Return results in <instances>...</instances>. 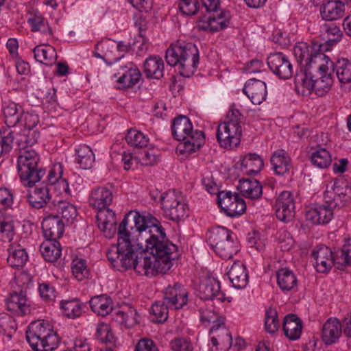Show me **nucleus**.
I'll use <instances>...</instances> for the list:
<instances>
[{
  "instance_id": "obj_51",
  "label": "nucleus",
  "mask_w": 351,
  "mask_h": 351,
  "mask_svg": "<svg viewBox=\"0 0 351 351\" xmlns=\"http://www.w3.org/2000/svg\"><path fill=\"white\" fill-rule=\"evenodd\" d=\"M322 32L326 34L328 43L335 45L341 39L343 32L335 23H324L322 25Z\"/></svg>"
},
{
  "instance_id": "obj_38",
  "label": "nucleus",
  "mask_w": 351,
  "mask_h": 351,
  "mask_svg": "<svg viewBox=\"0 0 351 351\" xmlns=\"http://www.w3.org/2000/svg\"><path fill=\"white\" fill-rule=\"evenodd\" d=\"M241 169L245 173L255 175L260 172L264 163L261 157L256 154H247L241 160Z\"/></svg>"
},
{
  "instance_id": "obj_1",
  "label": "nucleus",
  "mask_w": 351,
  "mask_h": 351,
  "mask_svg": "<svg viewBox=\"0 0 351 351\" xmlns=\"http://www.w3.org/2000/svg\"><path fill=\"white\" fill-rule=\"evenodd\" d=\"M137 219L140 222L138 228L141 241L146 243V250L156 257L160 272L167 273L180 256L178 246L167 238L165 229L157 219L138 212Z\"/></svg>"
},
{
  "instance_id": "obj_37",
  "label": "nucleus",
  "mask_w": 351,
  "mask_h": 351,
  "mask_svg": "<svg viewBox=\"0 0 351 351\" xmlns=\"http://www.w3.org/2000/svg\"><path fill=\"white\" fill-rule=\"evenodd\" d=\"M144 73L148 78L160 79L164 75V62L159 56H150L144 62Z\"/></svg>"
},
{
  "instance_id": "obj_33",
  "label": "nucleus",
  "mask_w": 351,
  "mask_h": 351,
  "mask_svg": "<svg viewBox=\"0 0 351 351\" xmlns=\"http://www.w3.org/2000/svg\"><path fill=\"white\" fill-rule=\"evenodd\" d=\"M49 206L51 211L56 212L57 215L67 223H72L77 217L76 208L68 202L54 199Z\"/></svg>"
},
{
  "instance_id": "obj_17",
  "label": "nucleus",
  "mask_w": 351,
  "mask_h": 351,
  "mask_svg": "<svg viewBox=\"0 0 351 351\" xmlns=\"http://www.w3.org/2000/svg\"><path fill=\"white\" fill-rule=\"evenodd\" d=\"M8 311L16 315L24 316L31 313L30 302L27 298L26 291H13L5 300Z\"/></svg>"
},
{
  "instance_id": "obj_2",
  "label": "nucleus",
  "mask_w": 351,
  "mask_h": 351,
  "mask_svg": "<svg viewBox=\"0 0 351 351\" xmlns=\"http://www.w3.org/2000/svg\"><path fill=\"white\" fill-rule=\"evenodd\" d=\"M139 221L137 219V212L130 211L125 215L118 228V243L117 246L110 248L106 256L108 260L114 267L123 269H132L138 249L132 241H138Z\"/></svg>"
},
{
  "instance_id": "obj_63",
  "label": "nucleus",
  "mask_w": 351,
  "mask_h": 351,
  "mask_svg": "<svg viewBox=\"0 0 351 351\" xmlns=\"http://www.w3.org/2000/svg\"><path fill=\"white\" fill-rule=\"evenodd\" d=\"M197 0H182L179 3V9L185 15H193L197 11Z\"/></svg>"
},
{
  "instance_id": "obj_30",
  "label": "nucleus",
  "mask_w": 351,
  "mask_h": 351,
  "mask_svg": "<svg viewBox=\"0 0 351 351\" xmlns=\"http://www.w3.org/2000/svg\"><path fill=\"white\" fill-rule=\"evenodd\" d=\"M113 195L111 190L106 187H98L92 191L90 198V206L97 210L108 208L112 202Z\"/></svg>"
},
{
  "instance_id": "obj_43",
  "label": "nucleus",
  "mask_w": 351,
  "mask_h": 351,
  "mask_svg": "<svg viewBox=\"0 0 351 351\" xmlns=\"http://www.w3.org/2000/svg\"><path fill=\"white\" fill-rule=\"evenodd\" d=\"M331 73L335 71L339 82L346 84L351 82V62L347 59L338 60L334 63Z\"/></svg>"
},
{
  "instance_id": "obj_64",
  "label": "nucleus",
  "mask_w": 351,
  "mask_h": 351,
  "mask_svg": "<svg viewBox=\"0 0 351 351\" xmlns=\"http://www.w3.org/2000/svg\"><path fill=\"white\" fill-rule=\"evenodd\" d=\"M13 203L12 193L7 188H0V213L10 208Z\"/></svg>"
},
{
  "instance_id": "obj_32",
  "label": "nucleus",
  "mask_w": 351,
  "mask_h": 351,
  "mask_svg": "<svg viewBox=\"0 0 351 351\" xmlns=\"http://www.w3.org/2000/svg\"><path fill=\"white\" fill-rule=\"evenodd\" d=\"M282 330L288 339L297 340L302 334V322L296 315L289 314L284 318Z\"/></svg>"
},
{
  "instance_id": "obj_31",
  "label": "nucleus",
  "mask_w": 351,
  "mask_h": 351,
  "mask_svg": "<svg viewBox=\"0 0 351 351\" xmlns=\"http://www.w3.org/2000/svg\"><path fill=\"white\" fill-rule=\"evenodd\" d=\"M98 227L106 234L110 236L117 230L115 213L108 207L97 211L96 216Z\"/></svg>"
},
{
  "instance_id": "obj_62",
  "label": "nucleus",
  "mask_w": 351,
  "mask_h": 351,
  "mask_svg": "<svg viewBox=\"0 0 351 351\" xmlns=\"http://www.w3.org/2000/svg\"><path fill=\"white\" fill-rule=\"evenodd\" d=\"M21 119L24 123V129H37L36 126L39 123L38 114L34 112H24L21 114Z\"/></svg>"
},
{
  "instance_id": "obj_9",
  "label": "nucleus",
  "mask_w": 351,
  "mask_h": 351,
  "mask_svg": "<svg viewBox=\"0 0 351 351\" xmlns=\"http://www.w3.org/2000/svg\"><path fill=\"white\" fill-rule=\"evenodd\" d=\"M321 45L314 42L311 44L299 42L293 47V55L298 63L302 66H305L306 71H308L309 69H314L316 65L329 59L321 51Z\"/></svg>"
},
{
  "instance_id": "obj_36",
  "label": "nucleus",
  "mask_w": 351,
  "mask_h": 351,
  "mask_svg": "<svg viewBox=\"0 0 351 351\" xmlns=\"http://www.w3.org/2000/svg\"><path fill=\"white\" fill-rule=\"evenodd\" d=\"M89 304L91 310L94 313L103 317L109 313H110L111 315L114 309L112 306V299L105 294L93 297L90 300Z\"/></svg>"
},
{
  "instance_id": "obj_56",
  "label": "nucleus",
  "mask_w": 351,
  "mask_h": 351,
  "mask_svg": "<svg viewBox=\"0 0 351 351\" xmlns=\"http://www.w3.org/2000/svg\"><path fill=\"white\" fill-rule=\"evenodd\" d=\"M238 195L237 193H232L230 191H220L217 195L218 206L226 213L229 206L234 201V199L237 198Z\"/></svg>"
},
{
  "instance_id": "obj_34",
  "label": "nucleus",
  "mask_w": 351,
  "mask_h": 351,
  "mask_svg": "<svg viewBox=\"0 0 351 351\" xmlns=\"http://www.w3.org/2000/svg\"><path fill=\"white\" fill-rule=\"evenodd\" d=\"M228 275L235 288H244L248 282L246 267L241 261L234 262L228 271Z\"/></svg>"
},
{
  "instance_id": "obj_27",
  "label": "nucleus",
  "mask_w": 351,
  "mask_h": 351,
  "mask_svg": "<svg viewBox=\"0 0 351 351\" xmlns=\"http://www.w3.org/2000/svg\"><path fill=\"white\" fill-rule=\"evenodd\" d=\"M333 208H335L331 207L330 204L310 208L306 211L305 217L313 223H328L332 218Z\"/></svg>"
},
{
  "instance_id": "obj_10",
  "label": "nucleus",
  "mask_w": 351,
  "mask_h": 351,
  "mask_svg": "<svg viewBox=\"0 0 351 351\" xmlns=\"http://www.w3.org/2000/svg\"><path fill=\"white\" fill-rule=\"evenodd\" d=\"M159 199L164 215L169 219L178 222L188 217V206L182 202L181 196L176 190L161 194Z\"/></svg>"
},
{
  "instance_id": "obj_4",
  "label": "nucleus",
  "mask_w": 351,
  "mask_h": 351,
  "mask_svg": "<svg viewBox=\"0 0 351 351\" xmlns=\"http://www.w3.org/2000/svg\"><path fill=\"white\" fill-rule=\"evenodd\" d=\"M17 171L21 182L27 187H32L46 173L45 169L40 165L38 154L31 147L20 148Z\"/></svg>"
},
{
  "instance_id": "obj_47",
  "label": "nucleus",
  "mask_w": 351,
  "mask_h": 351,
  "mask_svg": "<svg viewBox=\"0 0 351 351\" xmlns=\"http://www.w3.org/2000/svg\"><path fill=\"white\" fill-rule=\"evenodd\" d=\"M125 140L128 145L136 148L147 147L149 141V138L143 132L134 128L128 131Z\"/></svg>"
},
{
  "instance_id": "obj_55",
  "label": "nucleus",
  "mask_w": 351,
  "mask_h": 351,
  "mask_svg": "<svg viewBox=\"0 0 351 351\" xmlns=\"http://www.w3.org/2000/svg\"><path fill=\"white\" fill-rule=\"evenodd\" d=\"M96 337L101 343H112L114 335L110 326L105 323L99 324L97 327Z\"/></svg>"
},
{
  "instance_id": "obj_42",
  "label": "nucleus",
  "mask_w": 351,
  "mask_h": 351,
  "mask_svg": "<svg viewBox=\"0 0 351 351\" xmlns=\"http://www.w3.org/2000/svg\"><path fill=\"white\" fill-rule=\"evenodd\" d=\"M33 52L36 60L45 65H51L56 60L55 49L50 45L36 46Z\"/></svg>"
},
{
  "instance_id": "obj_46",
  "label": "nucleus",
  "mask_w": 351,
  "mask_h": 351,
  "mask_svg": "<svg viewBox=\"0 0 351 351\" xmlns=\"http://www.w3.org/2000/svg\"><path fill=\"white\" fill-rule=\"evenodd\" d=\"M311 161L313 165L324 169L330 166L332 158L328 150L325 148H319L312 152Z\"/></svg>"
},
{
  "instance_id": "obj_8",
  "label": "nucleus",
  "mask_w": 351,
  "mask_h": 351,
  "mask_svg": "<svg viewBox=\"0 0 351 351\" xmlns=\"http://www.w3.org/2000/svg\"><path fill=\"white\" fill-rule=\"evenodd\" d=\"M207 239L211 248L221 258H232L240 250L235 234L224 227L218 226L210 230Z\"/></svg>"
},
{
  "instance_id": "obj_41",
  "label": "nucleus",
  "mask_w": 351,
  "mask_h": 351,
  "mask_svg": "<svg viewBox=\"0 0 351 351\" xmlns=\"http://www.w3.org/2000/svg\"><path fill=\"white\" fill-rule=\"evenodd\" d=\"M40 251L45 261L53 263L61 255L60 244L56 241L47 240L40 245Z\"/></svg>"
},
{
  "instance_id": "obj_40",
  "label": "nucleus",
  "mask_w": 351,
  "mask_h": 351,
  "mask_svg": "<svg viewBox=\"0 0 351 351\" xmlns=\"http://www.w3.org/2000/svg\"><path fill=\"white\" fill-rule=\"evenodd\" d=\"M277 283L282 291H289L297 287L298 280L292 271L282 268L277 272Z\"/></svg>"
},
{
  "instance_id": "obj_26",
  "label": "nucleus",
  "mask_w": 351,
  "mask_h": 351,
  "mask_svg": "<svg viewBox=\"0 0 351 351\" xmlns=\"http://www.w3.org/2000/svg\"><path fill=\"white\" fill-rule=\"evenodd\" d=\"M270 162L272 169L277 175L289 173L293 169L291 159L289 154L284 149H278L271 156Z\"/></svg>"
},
{
  "instance_id": "obj_19",
  "label": "nucleus",
  "mask_w": 351,
  "mask_h": 351,
  "mask_svg": "<svg viewBox=\"0 0 351 351\" xmlns=\"http://www.w3.org/2000/svg\"><path fill=\"white\" fill-rule=\"evenodd\" d=\"M112 319L127 328H132L139 324L141 316L136 310L128 304L115 308L111 315Z\"/></svg>"
},
{
  "instance_id": "obj_21",
  "label": "nucleus",
  "mask_w": 351,
  "mask_h": 351,
  "mask_svg": "<svg viewBox=\"0 0 351 351\" xmlns=\"http://www.w3.org/2000/svg\"><path fill=\"white\" fill-rule=\"evenodd\" d=\"M315 261V267L318 272L327 273L334 265V254L326 245L317 246L312 252Z\"/></svg>"
},
{
  "instance_id": "obj_20",
  "label": "nucleus",
  "mask_w": 351,
  "mask_h": 351,
  "mask_svg": "<svg viewBox=\"0 0 351 351\" xmlns=\"http://www.w3.org/2000/svg\"><path fill=\"white\" fill-rule=\"evenodd\" d=\"M42 229L47 240L58 241L64 231V222L57 215H49L42 222Z\"/></svg>"
},
{
  "instance_id": "obj_12",
  "label": "nucleus",
  "mask_w": 351,
  "mask_h": 351,
  "mask_svg": "<svg viewBox=\"0 0 351 351\" xmlns=\"http://www.w3.org/2000/svg\"><path fill=\"white\" fill-rule=\"evenodd\" d=\"M333 66L334 62L329 58L314 68V92L319 97L325 95L332 86L333 79L330 70L333 69Z\"/></svg>"
},
{
  "instance_id": "obj_60",
  "label": "nucleus",
  "mask_w": 351,
  "mask_h": 351,
  "mask_svg": "<svg viewBox=\"0 0 351 351\" xmlns=\"http://www.w3.org/2000/svg\"><path fill=\"white\" fill-rule=\"evenodd\" d=\"M14 138V132L11 130L4 131L3 134H0L1 149L4 154L9 153L12 149Z\"/></svg>"
},
{
  "instance_id": "obj_3",
  "label": "nucleus",
  "mask_w": 351,
  "mask_h": 351,
  "mask_svg": "<svg viewBox=\"0 0 351 351\" xmlns=\"http://www.w3.org/2000/svg\"><path fill=\"white\" fill-rule=\"evenodd\" d=\"M199 51L195 45L178 40L166 51L165 60L168 64L177 66L180 75L189 77L195 71L199 64Z\"/></svg>"
},
{
  "instance_id": "obj_23",
  "label": "nucleus",
  "mask_w": 351,
  "mask_h": 351,
  "mask_svg": "<svg viewBox=\"0 0 351 351\" xmlns=\"http://www.w3.org/2000/svg\"><path fill=\"white\" fill-rule=\"evenodd\" d=\"M27 198L32 208L36 209L46 208L50 210L49 204H51L50 202L51 196L47 185L41 184L36 186L33 190L29 191Z\"/></svg>"
},
{
  "instance_id": "obj_35",
  "label": "nucleus",
  "mask_w": 351,
  "mask_h": 351,
  "mask_svg": "<svg viewBox=\"0 0 351 351\" xmlns=\"http://www.w3.org/2000/svg\"><path fill=\"white\" fill-rule=\"evenodd\" d=\"M237 189L243 196L250 199H259L263 193L262 185L256 180H241Z\"/></svg>"
},
{
  "instance_id": "obj_57",
  "label": "nucleus",
  "mask_w": 351,
  "mask_h": 351,
  "mask_svg": "<svg viewBox=\"0 0 351 351\" xmlns=\"http://www.w3.org/2000/svg\"><path fill=\"white\" fill-rule=\"evenodd\" d=\"M246 210V204L244 199L237 196L234 201L229 206V208L225 213L228 216L237 217L242 215Z\"/></svg>"
},
{
  "instance_id": "obj_25",
  "label": "nucleus",
  "mask_w": 351,
  "mask_h": 351,
  "mask_svg": "<svg viewBox=\"0 0 351 351\" xmlns=\"http://www.w3.org/2000/svg\"><path fill=\"white\" fill-rule=\"evenodd\" d=\"M243 93L254 104H261L267 97L266 84L261 80L250 79L245 83Z\"/></svg>"
},
{
  "instance_id": "obj_16",
  "label": "nucleus",
  "mask_w": 351,
  "mask_h": 351,
  "mask_svg": "<svg viewBox=\"0 0 351 351\" xmlns=\"http://www.w3.org/2000/svg\"><path fill=\"white\" fill-rule=\"evenodd\" d=\"M148 252L147 250L146 252L138 250L132 268L138 274L154 276L158 273L161 272L156 265L158 263L156 257Z\"/></svg>"
},
{
  "instance_id": "obj_28",
  "label": "nucleus",
  "mask_w": 351,
  "mask_h": 351,
  "mask_svg": "<svg viewBox=\"0 0 351 351\" xmlns=\"http://www.w3.org/2000/svg\"><path fill=\"white\" fill-rule=\"evenodd\" d=\"M342 334V326L337 318H329L323 325L322 339L326 345L337 342Z\"/></svg>"
},
{
  "instance_id": "obj_53",
  "label": "nucleus",
  "mask_w": 351,
  "mask_h": 351,
  "mask_svg": "<svg viewBox=\"0 0 351 351\" xmlns=\"http://www.w3.org/2000/svg\"><path fill=\"white\" fill-rule=\"evenodd\" d=\"M71 269L73 276L80 281L88 278L89 275V270L84 259H74L72 262Z\"/></svg>"
},
{
  "instance_id": "obj_50",
  "label": "nucleus",
  "mask_w": 351,
  "mask_h": 351,
  "mask_svg": "<svg viewBox=\"0 0 351 351\" xmlns=\"http://www.w3.org/2000/svg\"><path fill=\"white\" fill-rule=\"evenodd\" d=\"M60 307L64 314L68 317H77L82 314V307L80 301L77 299L71 300H62Z\"/></svg>"
},
{
  "instance_id": "obj_13",
  "label": "nucleus",
  "mask_w": 351,
  "mask_h": 351,
  "mask_svg": "<svg viewBox=\"0 0 351 351\" xmlns=\"http://www.w3.org/2000/svg\"><path fill=\"white\" fill-rule=\"evenodd\" d=\"M231 14L228 10L220 13L214 12L213 15L204 16L198 22L197 27L204 31L215 32L228 27L230 23Z\"/></svg>"
},
{
  "instance_id": "obj_18",
  "label": "nucleus",
  "mask_w": 351,
  "mask_h": 351,
  "mask_svg": "<svg viewBox=\"0 0 351 351\" xmlns=\"http://www.w3.org/2000/svg\"><path fill=\"white\" fill-rule=\"evenodd\" d=\"M197 293L199 298L203 300H216L219 302L225 300V294L220 290V283L214 278H206L202 280Z\"/></svg>"
},
{
  "instance_id": "obj_61",
  "label": "nucleus",
  "mask_w": 351,
  "mask_h": 351,
  "mask_svg": "<svg viewBox=\"0 0 351 351\" xmlns=\"http://www.w3.org/2000/svg\"><path fill=\"white\" fill-rule=\"evenodd\" d=\"M63 168L61 164H56L49 171L47 177V182L51 184H56L59 180L62 178Z\"/></svg>"
},
{
  "instance_id": "obj_49",
  "label": "nucleus",
  "mask_w": 351,
  "mask_h": 351,
  "mask_svg": "<svg viewBox=\"0 0 351 351\" xmlns=\"http://www.w3.org/2000/svg\"><path fill=\"white\" fill-rule=\"evenodd\" d=\"M28 23L31 25L32 32H42L45 34H52V30L50 27L47 25V22L44 17L38 12H35L31 14L28 19Z\"/></svg>"
},
{
  "instance_id": "obj_45",
  "label": "nucleus",
  "mask_w": 351,
  "mask_h": 351,
  "mask_svg": "<svg viewBox=\"0 0 351 351\" xmlns=\"http://www.w3.org/2000/svg\"><path fill=\"white\" fill-rule=\"evenodd\" d=\"M40 137L38 129H23L17 138V143L20 148H27L37 143Z\"/></svg>"
},
{
  "instance_id": "obj_44",
  "label": "nucleus",
  "mask_w": 351,
  "mask_h": 351,
  "mask_svg": "<svg viewBox=\"0 0 351 351\" xmlns=\"http://www.w3.org/2000/svg\"><path fill=\"white\" fill-rule=\"evenodd\" d=\"M75 160L82 168L88 169L93 166L95 161V155L88 146L81 145L76 149Z\"/></svg>"
},
{
  "instance_id": "obj_11",
  "label": "nucleus",
  "mask_w": 351,
  "mask_h": 351,
  "mask_svg": "<svg viewBox=\"0 0 351 351\" xmlns=\"http://www.w3.org/2000/svg\"><path fill=\"white\" fill-rule=\"evenodd\" d=\"M242 128L234 121H224L217 127V140L219 145L227 149L237 147L241 142Z\"/></svg>"
},
{
  "instance_id": "obj_22",
  "label": "nucleus",
  "mask_w": 351,
  "mask_h": 351,
  "mask_svg": "<svg viewBox=\"0 0 351 351\" xmlns=\"http://www.w3.org/2000/svg\"><path fill=\"white\" fill-rule=\"evenodd\" d=\"M8 263L12 267H23L28 260L25 248V240L20 239L11 243L8 249Z\"/></svg>"
},
{
  "instance_id": "obj_54",
  "label": "nucleus",
  "mask_w": 351,
  "mask_h": 351,
  "mask_svg": "<svg viewBox=\"0 0 351 351\" xmlns=\"http://www.w3.org/2000/svg\"><path fill=\"white\" fill-rule=\"evenodd\" d=\"M14 234L13 222L12 221L0 220V241L11 242Z\"/></svg>"
},
{
  "instance_id": "obj_52",
  "label": "nucleus",
  "mask_w": 351,
  "mask_h": 351,
  "mask_svg": "<svg viewBox=\"0 0 351 351\" xmlns=\"http://www.w3.org/2000/svg\"><path fill=\"white\" fill-rule=\"evenodd\" d=\"M265 327L269 333H274L280 327L278 313L276 309L269 308L265 313Z\"/></svg>"
},
{
  "instance_id": "obj_14",
  "label": "nucleus",
  "mask_w": 351,
  "mask_h": 351,
  "mask_svg": "<svg viewBox=\"0 0 351 351\" xmlns=\"http://www.w3.org/2000/svg\"><path fill=\"white\" fill-rule=\"evenodd\" d=\"M274 209L276 217L279 220L284 222L291 221L295 214L293 194L289 191H282L276 200Z\"/></svg>"
},
{
  "instance_id": "obj_15",
  "label": "nucleus",
  "mask_w": 351,
  "mask_h": 351,
  "mask_svg": "<svg viewBox=\"0 0 351 351\" xmlns=\"http://www.w3.org/2000/svg\"><path fill=\"white\" fill-rule=\"evenodd\" d=\"M270 70L279 78L290 79L293 74V69L288 57L282 53L270 54L267 60Z\"/></svg>"
},
{
  "instance_id": "obj_29",
  "label": "nucleus",
  "mask_w": 351,
  "mask_h": 351,
  "mask_svg": "<svg viewBox=\"0 0 351 351\" xmlns=\"http://www.w3.org/2000/svg\"><path fill=\"white\" fill-rule=\"evenodd\" d=\"M345 5L341 1L328 0L323 1L320 7V14L326 21H335L343 16Z\"/></svg>"
},
{
  "instance_id": "obj_24",
  "label": "nucleus",
  "mask_w": 351,
  "mask_h": 351,
  "mask_svg": "<svg viewBox=\"0 0 351 351\" xmlns=\"http://www.w3.org/2000/svg\"><path fill=\"white\" fill-rule=\"evenodd\" d=\"M119 69L121 72L119 71L118 74H121V76L117 80L119 85V88H132L139 82L141 73L132 62L127 65H119Z\"/></svg>"
},
{
  "instance_id": "obj_5",
  "label": "nucleus",
  "mask_w": 351,
  "mask_h": 351,
  "mask_svg": "<svg viewBox=\"0 0 351 351\" xmlns=\"http://www.w3.org/2000/svg\"><path fill=\"white\" fill-rule=\"evenodd\" d=\"M27 340L36 351H53L60 342V338L52 325L45 320L32 322L26 332Z\"/></svg>"
},
{
  "instance_id": "obj_6",
  "label": "nucleus",
  "mask_w": 351,
  "mask_h": 351,
  "mask_svg": "<svg viewBox=\"0 0 351 351\" xmlns=\"http://www.w3.org/2000/svg\"><path fill=\"white\" fill-rule=\"evenodd\" d=\"M172 135L173 138L182 141L180 147L181 152L192 153L198 150L204 142V133L202 131L193 130L191 120L184 115L176 117L172 123Z\"/></svg>"
},
{
  "instance_id": "obj_58",
  "label": "nucleus",
  "mask_w": 351,
  "mask_h": 351,
  "mask_svg": "<svg viewBox=\"0 0 351 351\" xmlns=\"http://www.w3.org/2000/svg\"><path fill=\"white\" fill-rule=\"evenodd\" d=\"M173 351H193L191 342L184 337H177L170 342Z\"/></svg>"
},
{
  "instance_id": "obj_7",
  "label": "nucleus",
  "mask_w": 351,
  "mask_h": 351,
  "mask_svg": "<svg viewBox=\"0 0 351 351\" xmlns=\"http://www.w3.org/2000/svg\"><path fill=\"white\" fill-rule=\"evenodd\" d=\"M187 298L188 293L180 284L169 286L164 293L163 301H157L152 306L151 313L155 317L154 322H165L168 318V308H182L186 304Z\"/></svg>"
},
{
  "instance_id": "obj_59",
  "label": "nucleus",
  "mask_w": 351,
  "mask_h": 351,
  "mask_svg": "<svg viewBox=\"0 0 351 351\" xmlns=\"http://www.w3.org/2000/svg\"><path fill=\"white\" fill-rule=\"evenodd\" d=\"M39 293L40 297L46 302H53L56 298L55 288L48 282H43L39 285Z\"/></svg>"
},
{
  "instance_id": "obj_48",
  "label": "nucleus",
  "mask_w": 351,
  "mask_h": 351,
  "mask_svg": "<svg viewBox=\"0 0 351 351\" xmlns=\"http://www.w3.org/2000/svg\"><path fill=\"white\" fill-rule=\"evenodd\" d=\"M349 189H350V188L348 186L346 182L341 181L335 182L332 186L330 188L327 186L326 188L324 194L326 203H334L335 196H337L339 194L342 195V193L346 191L349 192Z\"/></svg>"
},
{
  "instance_id": "obj_39",
  "label": "nucleus",
  "mask_w": 351,
  "mask_h": 351,
  "mask_svg": "<svg viewBox=\"0 0 351 351\" xmlns=\"http://www.w3.org/2000/svg\"><path fill=\"white\" fill-rule=\"evenodd\" d=\"M23 109L21 106L14 101H5L3 112L5 123L9 126H14L21 119Z\"/></svg>"
}]
</instances>
